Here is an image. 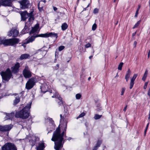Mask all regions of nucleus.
<instances>
[{"mask_svg": "<svg viewBox=\"0 0 150 150\" xmlns=\"http://www.w3.org/2000/svg\"><path fill=\"white\" fill-rule=\"evenodd\" d=\"M31 103H28L21 110L16 113L15 116L16 118H20L25 119L28 118L29 115L30 109L31 108Z\"/></svg>", "mask_w": 150, "mask_h": 150, "instance_id": "2", "label": "nucleus"}, {"mask_svg": "<svg viewBox=\"0 0 150 150\" xmlns=\"http://www.w3.org/2000/svg\"><path fill=\"white\" fill-rule=\"evenodd\" d=\"M125 88H122V91L121 92V95H123L125 92Z\"/></svg>", "mask_w": 150, "mask_h": 150, "instance_id": "38", "label": "nucleus"}, {"mask_svg": "<svg viewBox=\"0 0 150 150\" xmlns=\"http://www.w3.org/2000/svg\"><path fill=\"white\" fill-rule=\"evenodd\" d=\"M97 25L96 23H94L92 26V30H95L96 28Z\"/></svg>", "mask_w": 150, "mask_h": 150, "instance_id": "33", "label": "nucleus"}, {"mask_svg": "<svg viewBox=\"0 0 150 150\" xmlns=\"http://www.w3.org/2000/svg\"><path fill=\"white\" fill-rule=\"evenodd\" d=\"M2 150H17L15 145L10 143H8L5 144L2 147Z\"/></svg>", "mask_w": 150, "mask_h": 150, "instance_id": "6", "label": "nucleus"}, {"mask_svg": "<svg viewBox=\"0 0 150 150\" xmlns=\"http://www.w3.org/2000/svg\"><path fill=\"white\" fill-rule=\"evenodd\" d=\"M36 80L34 78L29 79L25 85V88L28 90L32 88L35 85Z\"/></svg>", "mask_w": 150, "mask_h": 150, "instance_id": "5", "label": "nucleus"}, {"mask_svg": "<svg viewBox=\"0 0 150 150\" xmlns=\"http://www.w3.org/2000/svg\"><path fill=\"white\" fill-rule=\"evenodd\" d=\"M38 9H39V10L40 11H41L42 9V8H40L39 6V5H38Z\"/></svg>", "mask_w": 150, "mask_h": 150, "instance_id": "53", "label": "nucleus"}, {"mask_svg": "<svg viewBox=\"0 0 150 150\" xmlns=\"http://www.w3.org/2000/svg\"><path fill=\"white\" fill-rule=\"evenodd\" d=\"M44 144V143L43 142H39L38 146L36 147L37 150H43L45 147Z\"/></svg>", "mask_w": 150, "mask_h": 150, "instance_id": "12", "label": "nucleus"}, {"mask_svg": "<svg viewBox=\"0 0 150 150\" xmlns=\"http://www.w3.org/2000/svg\"><path fill=\"white\" fill-rule=\"evenodd\" d=\"M136 33V32H134V33H133L132 34V37H134V36L135 35Z\"/></svg>", "mask_w": 150, "mask_h": 150, "instance_id": "54", "label": "nucleus"}, {"mask_svg": "<svg viewBox=\"0 0 150 150\" xmlns=\"http://www.w3.org/2000/svg\"><path fill=\"white\" fill-rule=\"evenodd\" d=\"M39 140V139L38 138L35 137L33 139H32L30 141V142L31 143L32 146H34L36 143H37V141Z\"/></svg>", "mask_w": 150, "mask_h": 150, "instance_id": "16", "label": "nucleus"}, {"mask_svg": "<svg viewBox=\"0 0 150 150\" xmlns=\"http://www.w3.org/2000/svg\"><path fill=\"white\" fill-rule=\"evenodd\" d=\"M140 22H141V21L140 20H139V21H138L137 23H136L135 25H134V27H133V29H134L135 28H137L138 26V25H139V24L140 23Z\"/></svg>", "mask_w": 150, "mask_h": 150, "instance_id": "26", "label": "nucleus"}, {"mask_svg": "<svg viewBox=\"0 0 150 150\" xmlns=\"http://www.w3.org/2000/svg\"><path fill=\"white\" fill-rule=\"evenodd\" d=\"M131 74V71L129 69H128L127 71L125 76V79L126 80V81H128L129 77Z\"/></svg>", "mask_w": 150, "mask_h": 150, "instance_id": "18", "label": "nucleus"}, {"mask_svg": "<svg viewBox=\"0 0 150 150\" xmlns=\"http://www.w3.org/2000/svg\"><path fill=\"white\" fill-rule=\"evenodd\" d=\"M33 11H32L30 13H28V16H33Z\"/></svg>", "mask_w": 150, "mask_h": 150, "instance_id": "43", "label": "nucleus"}, {"mask_svg": "<svg viewBox=\"0 0 150 150\" xmlns=\"http://www.w3.org/2000/svg\"><path fill=\"white\" fill-rule=\"evenodd\" d=\"M102 141L101 140H98L96 145L97 146L99 147L100 146V145L101 144Z\"/></svg>", "mask_w": 150, "mask_h": 150, "instance_id": "31", "label": "nucleus"}, {"mask_svg": "<svg viewBox=\"0 0 150 150\" xmlns=\"http://www.w3.org/2000/svg\"><path fill=\"white\" fill-rule=\"evenodd\" d=\"M89 5H90V4H89L87 6V7H86V8L88 7H89Z\"/></svg>", "mask_w": 150, "mask_h": 150, "instance_id": "64", "label": "nucleus"}, {"mask_svg": "<svg viewBox=\"0 0 150 150\" xmlns=\"http://www.w3.org/2000/svg\"><path fill=\"white\" fill-rule=\"evenodd\" d=\"M148 84V82H146L145 83L144 86V89H145L146 88Z\"/></svg>", "mask_w": 150, "mask_h": 150, "instance_id": "42", "label": "nucleus"}, {"mask_svg": "<svg viewBox=\"0 0 150 150\" xmlns=\"http://www.w3.org/2000/svg\"><path fill=\"white\" fill-rule=\"evenodd\" d=\"M150 55V50H149V52L148 54V58H149Z\"/></svg>", "mask_w": 150, "mask_h": 150, "instance_id": "47", "label": "nucleus"}, {"mask_svg": "<svg viewBox=\"0 0 150 150\" xmlns=\"http://www.w3.org/2000/svg\"><path fill=\"white\" fill-rule=\"evenodd\" d=\"M18 31L16 29L13 28L8 32V35L10 37L12 36L13 37H16L18 35Z\"/></svg>", "mask_w": 150, "mask_h": 150, "instance_id": "10", "label": "nucleus"}, {"mask_svg": "<svg viewBox=\"0 0 150 150\" xmlns=\"http://www.w3.org/2000/svg\"><path fill=\"white\" fill-rule=\"evenodd\" d=\"M140 7H141L140 5H138V7L136 11H139L140 8Z\"/></svg>", "mask_w": 150, "mask_h": 150, "instance_id": "45", "label": "nucleus"}, {"mask_svg": "<svg viewBox=\"0 0 150 150\" xmlns=\"http://www.w3.org/2000/svg\"><path fill=\"white\" fill-rule=\"evenodd\" d=\"M98 12V9L97 8H95L93 11V13L94 14L97 13Z\"/></svg>", "mask_w": 150, "mask_h": 150, "instance_id": "36", "label": "nucleus"}, {"mask_svg": "<svg viewBox=\"0 0 150 150\" xmlns=\"http://www.w3.org/2000/svg\"><path fill=\"white\" fill-rule=\"evenodd\" d=\"M64 46H61L59 47V50L61 51L64 48Z\"/></svg>", "mask_w": 150, "mask_h": 150, "instance_id": "35", "label": "nucleus"}, {"mask_svg": "<svg viewBox=\"0 0 150 150\" xmlns=\"http://www.w3.org/2000/svg\"><path fill=\"white\" fill-rule=\"evenodd\" d=\"M102 116V115L96 114L94 117V118L95 120H98L100 119Z\"/></svg>", "mask_w": 150, "mask_h": 150, "instance_id": "28", "label": "nucleus"}, {"mask_svg": "<svg viewBox=\"0 0 150 150\" xmlns=\"http://www.w3.org/2000/svg\"><path fill=\"white\" fill-rule=\"evenodd\" d=\"M57 54V52L56 50L55 52V56H56Z\"/></svg>", "mask_w": 150, "mask_h": 150, "instance_id": "57", "label": "nucleus"}, {"mask_svg": "<svg viewBox=\"0 0 150 150\" xmlns=\"http://www.w3.org/2000/svg\"><path fill=\"white\" fill-rule=\"evenodd\" d=\"M20 67L19 63H17L15 65L11 68L12 72L14 73H16L19 71V68Z\"/></svg>", "mask_w": 150, "mask_h": 150, "instance_id": "11", "label": "nucleus"}, {"mask_svg": "<svg viewBox=\"0 0 150 150\" xmlns=\"http://www.w3.org/2000/svg\"><path fill=\"white\" fill-rule=\"evenodd\" d=\"M76 98L77 100L79 99L81 97V95L80 93H78L76 95Z\"/></svg>", "mask_w": 150, "mask_h": 150, "instance_id": "29", "label": "nucleus"}, {"mask_svg": "<svg viewBox=\"0 0 150 150\" xmlns=\"http://www.w3.org/2000/svg\"><path fill=\"white\" fill-rule=\"evenodd\" d=\"M28 32L29 30L28 27L25 25L24 28L22 30L21 33L22 34H24L28 33Z\"/></svg>", "mask_w": 150, "mask_h": 150, "instance_id": "21", "label": "nucleus"}, {"mask_svg": "<svg viewBox=\"0 0 150 150\" xmlns=\"http://www.w3.org/2000/svg\"><path fill=\"white\" fill-rule=\"evenodd\" d=\"M68 25L66 23H64L61 26L62 29L63 30H64L68 28Z\"/></svg>", "mask_w": 150, "mask_h": 150, "instance_id": "23", "label": "nucleus"}, {"mask_svg": "<svg viewBox=\"0 0 150 150\" xmlns=\"http://www.w3.org/2000/svg\"><path fill=\"white\" fill-rule=\"evenodd\" d=\"M138 12H139V11H136V13H135V15L134 16V17H137L138 14Z\"/></svg>", "mask_w": 150, "mask_h": 150, "instance_id": "44", "label": "nucleus"}, {"mask_svg": "<svg viewBox=\"0 0 150 150\" xmlns=\"http://www.w3.org/2000/svg\"><path fill=\"white\" fill-rule=\"evenodd\" d=\"M3 80L8 81L10 79L12 76V74L10 69H7L5 72H2L1 73Z\"/></svg>", "mask_w": 150, "mask_h": 150, "instance_id": "3", "label": "nucleus"}, {"mask_svg": "<svg viewBox=\"0 0 150 150\" xmlns=\"http://www.w3.org/2000/svg\"><path fill=\"white\" fill-rule=\"evenodd\" d=\"M85 115V113L83 112L81 113L77 117V119H78V118H79L80 117H82L84 116Z\"/></svg>", "mask_w": 150, "mask_h": 150, "instance_id": "32", "label": "nucleus"}, {"mask_svg": "<svg viewBox=\"0 0 150 150\" xmlns=\"http://www.w3.org/2000/svg\"><path fill=\"white\" fill-rule=\"evenodd\" d=\"M91 46V44H90L89 43H88L86 45L85 47L86 48H88L89 47H90Z\"/></svg>", "mask_w": 150, "mask_h": 150, "instance_id": "41", "label": "nucleus"}, {"mask_svg": "<svg viewBox=\"0 0 150 150\" xmlns=\"http://www.w3.org/2000/svg\"><path fill=\"white\" fill-rule=\"evenodd\" d=\"M148 74V71L147 70H146L144 73V74L143 75V77L142 78V79L144 81H145L146 79L147 76Z\"/></svg>", "mask_w": 150, "mask_h": 150, "instance_id": "25", "label": "nucleus"}, {"mask_svg": "<svg viewBox=\"0 0 150 150\" xmlns=\"http://www.w3.org/2000/svg\"><path fill=\"white\" fill-rule=\"evenodd\" d=\"M19 2L20 4V8L22 9L27 8L30 6L29 1L27 0H22Z\"/></svg>", "mask_w": 150, "mask_h": 150, "instance_id": "8", "label": "nucleus"}, {"mask_svg": "<svg viewBox=\"0 0 150 150\" xmlns=\"http://www.w3.org/2000/svg\"><path fill=\"white\" fill-rule=\"evenodd\" d=\"M149 116L148 118V119L150 120V110L149 111Z\"/></svg>", "mask_w": 150, "mask_h": 150, "instance_id": "55", "label": "nucleus"}, {"mask_svg": "<svg viewBox=\"0 0 150 150\" xmlns=\"http://www.w3.org/2000/svg\"><path fill=\"white\" fill-rule=\"evenodd\" d=\"M127 106L126 105L124 108L123 109V110L125 112L126 111L127 108Z\"/></svg>", "mask_w": 150, "mask_h": 150, "instance_id": "49", "label": "nucleus"}, {"mask_svg": "<svg viewBox=\"0 0 150 150\" xmlns=\"http://www.w3.org/2000/svg\"><path fill=\"white\" fill-rule=\"evenodd\" d=\"M56 98H57L59 101L58 102V103L59 105H60L63 104V101L62 100V98L60 97L59 95H57L55 96Z\"/></svg>", "mask_w": 150, "mask_h": 150, "instance_id": "19", "label": "nucleus"}, {"mask_svg": "<svg viewBox=\"0 0 150 150\" xmlns=\"http://www.w3.org/2000/svg\"><path fill=\"white\" fill-rule=\"evenodd\" d=\"M4 126H0V131H5L4 128Z\"/></svg>", "mask_w": 150, "mask_h": 150, "instance_id": "37", "label": "nucleus"}, {"mask_svg": "<svg viewBox=\"0 0 150 150\" xmlns=\"http://www.w3.org/2000/svg\"><path fill=\"white\" fill-rule=\"evenodd\" d=\"M123 64V62H120L118 65V70H121L122 69V67Z\"/></svg>", "mask_w": 150, "mask_h": 150, "instance_id": "27", "label": "nucleus"}, {"mask_svg": "<svg viewBox=\"0 0 150 150\" xmlns=\"http://www.w3.org/2000/svg\"><path fill=\"white\" fill-rule=\"evenodd\" d=\"M137 44V42L136 41H134V47H136V45Z\"/></svg>", "mask_w": 150, "mask_h": 150, "instance_id": "51", "label": "nucleus"}, {"mask_svg": "<svg viewBox=\"0 0 150 150\" xmlns=\"http://www.w3.org/2000/svg\"><path fill=\"white\" fill-rule=\"evenodd\" d=\"M134 81H131V82L130 83V89H131L132 88L134 84Z\"/></svg>", "mask_w": 150, "mask_h": 150, "instance_id": "34", "label": "nucleus"}, {"mask_svg": "<svg viewBox=\"0 0 150 150\" xmlns=\"http://www.w3.org/2000/svg\"><path fill=\"white\" fill-rule=\"evenodd\" d=\"M19 41V39L17 38H14L11 39L3 40L2 43L5 45H13L17 43Z\"/></svg>", "mask_w": 150, "mask_h": 150, "instance_id": "4", "label": "nucleus"}, {"mask_svg": "<svg viewBox=\"0 0 150 150\" xmlns=\"http://www.w3.org/2000/svg\"><path fill=\"white\" fill-rule=\"evenodd\" d=\"M30 55L28 54H22L20 57V59H26L29 57Z\"/></svg>", "mask_w": 150, "mask_h": 150, "instance_id": "22", "label": "nucleus"}, {"mask_svg": "<svg viewBox=\"0 0 150 150\" xmlns=\"http://www.w3.org/2000/svg\"><path fill=\"white\" fill-rule=\"evenodd\" d=\"M71 139V137H69L68 139V140H70Z\"/></svg>", "mask_w": 150, "mask_h": 150, "instance_id": "60", "label": "nucleus"}, {"mask_svg": "<svg viewBox=\"0 0 150 150\" xmlns=\"http://www.w3.org/2000/svg\"><path fill=\"white\" fill-rule=\"evenodd\" d=\"M14 112H12L10 113H8L6 115V119H11L13 118L14 116Z\"/></svg>", "mask_w": 150, "mask_h": 150, "instance_id": "17", "label": "nucleus"}, {"mask_svg": "<svg viewBox=\"0 0 150 150\" xmlns=\"http://www.w3.org/2000/svg\"><path fill=\"white\" fill-rule=\"evenodd\" d=\"M147 128H146V129L145 130V133H146V132L147 130Z\"/></svg>", "mask_w": 150, "mask_h": 150, "instance_id": "58", "label": "nucleus"}, {"mask_svg": "<svg viewBox=\"0 0 150 150\" xmlns=\"http://www.w3.org/2000/svg\"><path fill=\"white\" fill-rule=\"evenodd\" d=\"M148 125H149V124H148L147 126H146V128H148Z\"/></svg>", "mask_w": 150, "mask_h": 150, "instance_id": "63", "label": "nucleus"}, {"mask_svg": "<svg viewBox=\"0 0 150 150\" xmlns=\"http://www.w3.org/2000/svg\"><path fill=\"white\" fill-rule=\"evenodd\" d=\"M56 66H57V67H58V68L59 67V65L58 64H57Z\"/></svg>", "mask_w": 150, "mask_h": 150, "instance_id": "62", "label": "nucleus"}, {"mask_svg": "<svg viewBox=\"0 0 150 150\" xmlns=\"http://www.w3.org/2000/svg\"><path fill=\"white\" fill-rule=\"evenodd\" d=\"M29 17L28 20L29 21H30L31 20H34L33 16H29Z\"/></svg>", "mask_w": 150, "mask_h": 150, "instance_id": "39", "label": "nucleus"}, {"mask_svg": "<svg viewBox=\"0 0 150 150\" xmlns=\"http://www.w3.org/2000/svg\"><path fill=\"white\" fill-rule=\"evenodd\" d=\"M22 20L23 21H24L28 17V13L27 11H25L21 13V14Z\"/></svg>", "mask_w": 150, "mask_h": 150, "instance_id": "13", "label": "nucleus"}, {"mask_svg": "<svg viewBox=\"0 0 150 150\" xmlns=\"http://www.w3.org/2000/svg\"><path fill=\"white\" fill-rule=\"evenodd\" d=\"M86 8H84L83 11H85L86 10Z\"/></svg>", "mask_w": 150, "mask_h": 150, "instance_id": "61", "label": "nucleus"}, {"mask_svg": "<svg viewBox=\"0 0 150 150\" xmlns=\"http://www.w3.org/2000/svg\"><path fill=\"white\" fill-rule=\"evenodd\" d=\"M36 37V36L35 37L32 36L28 39L26 40L24 42L25 44H27L29 42H33L35 40V38Z\"/></svg>", "mask_w": 150, "mask_h": 150, "instance_id": "15", "label": "nucleus"}, {"mask_svg": "<svg viewBox=\"0 0 150 150\" xmlns=\"http://www.w3.org/2000/svg\"><path fill=\"white\" fill-rule=\"evenodd\" d=\"M67 125L63 131L61 133L59 127H58L54 132L51 140L54 142V148L56 150H59L63 146V137L66 131Z\"/></svg>", "mask_w": 150, "mask_h": 150, "instance_id": "1", "label": "nucleus"}, {"mask_svg": "<svg viewBox=\"0 0 150 150\" xmlns=\"http://www.w3.org/2000/svg\"><path fill=\"white\" fill-rule=\"evenodd\" d=\"M23 74L25 78H29L31 76V73L29 69L28 66H26L23 71Z\"/></svg>", "mask_w": 150, "mask_h": 150, "instance_id": "9", "label": "nucleus"}, {"mask_svg": "<svg viewBox=\"0 0 150 150\" xmlns=\"http://www.w3.org/2000/svg\"><path fill=\"white\" fill-rule=\"evenodd\" d=\"M5 131L10 130L12 127V125H11L4 126Z\"/></svg>", "mask_w": 150, "mask_h": 150, "instance_id": "20", "label": "nucleus"}, {"mask_svg": "<svg viewBox=\"0 0 150 150\" xmlns=\"http://www.w3.org/2000/svg\"><path fill=\"white\" fill-rule=\"evenodd\" d=\"M91 79V77H88V80H90V79Z\"/></svg>", "mask_w": 150, "mask_h": 150, "instance_id": "59", "label": "nucleus"}, {"mask_svg": "<svg viewBox=\"0 0 150 150\" xmlns=\"http://www.w3.org/2000/svg\"><path fill=\"white\" fill-rule=\"evenodd\" d=\"M98 147L96 145V146L94 148L93 150H97Z\"/></svg>", "mask_w": 150, "mask_h": 150, "instance_id": "46", "label": "nucleus"}, {"mask_svg": "<svg viewBox=\"0 0 150 150\" xmlns=\"http://www.w3.org/2000/svg\"><path fill=\"white\" fill-rule=\"evenodd\" d=\"M57 95H59V94H58V93H56V94H55V95H54V96H52V98H56V97H55V96H56Z\"/></svg>", "mask_w": 150, "mask_h": 150, "instance_id": "52", "label": "nucleus"}, {"mask_svg": "<svg viewBox=\"0 0 150 150\" xmlns=\"http://www.w3.org/2000/svg\"><path fill=\"white\" fill-rule=\"evenodd\" d=\"M93 57V56L91 55L89 57V58L90 59H91Z\"/></svg>", "mask_w": 150, "mask_h": 150, "instance_id": "56", "label": "nucleus"}, {"mask_svg": "<svg viewBox=\"0 0 150 150\" xmlns=\"http://www.w3.org/2000/svg\"><path fill=\"white\" fill-rule=\"evenodd\" d=\"M20 101V98L19 97H16L15 100L14 101L13 104L14 105L17 104Z\"/></svg>", "mask_w": 150, "mask_h": 150, "instance_id": "24", "label": "nucleus"}, {"mask_svg": "<svg viewBox=\"0 0 150 150\" xmlns=\"http://www.w3.org/2000/svg\"><path fill=\"white\" fill-rule=\"evenodd\" d=\"M97 107L98 108H97V110L98 111H99L101 110V107L100 106V105L99 104H98V106H97Z\"/></svg>", "mask_w": 150, "mask_h": 150, "instance_id": "40", "label": "nucleus"}, {"mask_svg": "<svg viewBox=\"0 0 150 150\" xmlns=\"http://www.w3.org/2000/svg\"><path fill=\"white\" fill-rule=\"evenodd\" d=\"M39 27V25L38 24H36L34 27L32 28L30 32V34L33 33L37 31Z\"/></svg>", "mask_w": 150, "mask_h": 150, "instance_id": "14", "label": "nucleus"}, {"mask_svg": "<svg viewBox=\"0 0 150 150\" xmlns=\"http://www.w3.org/2000/svg\"><path fill=\"white\" fill-rule=\"evenodd\" d=\"M3 42V40H2L1 38H0V44H2Z\"/></svg>", "mask_w": 150, "mask_h": 150, "instance_id": "48", "label": "nucleus"}, {"mask_svg": "<svg viewBox=\"0 0 150 150\" xmlns=\"http://www.w3.org/2000/svg\"><path fill=\"white\" fill-rule=\"evenodd\" d=\"M137 76V74H134L132 79H131V81H134Z\"/></svg>", "mask_w": 150, "mask_h": 150, "instance_id": "30", "label": "nucleus"}, {"mask_svg": "<svg viewBox=\"0 0 150 150\" xmlns=\"http://www.w3.org/2000/svg\"><path fill=\"white\" fill-rule=\"evenodd\" d=\"M53 9L54 11H56L57 10V8L56 7L54 6L53 7Z\"/></svg>", "mask_w": 150, "mask_h": 150, "instance_id": "50", "label": "nucleus"}, {"mask_svg": "<svg viewBox=\"0 0 150 150\" xmlns=\"http://www.w3.org/2000/svg\"><path fill=\"white\" fill-rule=\"evenodd\" d=\"M57 33L52 32L39 34L36 36V37H42L43 38L51 37H55L56 38H57Z\"/></svg>", "mask_w": 150, "mask_h": 150, "instance_id": "7", "label": "nucleus"}]
</instances>
